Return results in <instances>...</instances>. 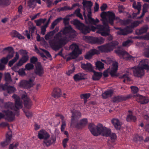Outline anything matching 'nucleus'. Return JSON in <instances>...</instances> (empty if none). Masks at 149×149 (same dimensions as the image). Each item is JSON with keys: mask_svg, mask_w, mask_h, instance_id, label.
<instances>
[{"mask_svg": "<svg viewBox=\"0 0 149 149\" xmlns=\"http://www.w3.org/2000/svg\"><path fill=\"white\" fill-rule=\"evenodd\" d=\"M34 67V65L32 64L29 63L27 64L25 66V69L28 70L32 69Z\"/></svg>", "mask_w": 149, "mask_h": 149, "instance_id": "bf43d9fd", "label": "nucleus"}, {"mask_svg": "<svg viewBox=\"0 0 149 149\" xmlns=\"http://www.w3.org/2000/svg\"><path fill=\"white\" fill-rule=\"evenodd\" d=\"M24 105L28 109H29L31 108L32 105V103L29 98L26 100H25Z\"/></svg>", "mask_w": 149, "mask_h": 149, "instance_id": "c03bdc74", "label": "nucleus"}, {"mask_svg": "<svg viewBox=\"0 0 149 149\" xmlns=\"http://www.w3.org/2000/svg\"><path fill=\"white\" fill-rule=\"evenodd\" d=\"M7 90L8 93L11 94L14 92L16 91V89L13 86H9L7 87Z\"/></svg>", "mask_w": 149, "mask_h": 149, "instance_id": "4d7b16f0", "label": "nucleus"}, {"mask_svg": "<svg viewBox=\"0 0 149 149\" xmlns=\"http://www.w3.org/2000/svg\"><path fill=\"white\" fill-rule=\"evenodd\" d=\"M36 69L35 71V73L39 76H41L43 73V69L40 63H37L36 65Z\"/></svg>", "mask_w": 149, "mask_h": 149, "instance_id": "a211bd4d", "label": "nucleus"}, {"mask_svg": "<svg viewBox=\"0 0 149 149\" xmlns=\"http://www.w3.org/2000/svg\"><path fill=\"white\" fill-rule=\"evenodd\" d=\"M104 127L99 124L95 126L93 123H91L88 125V128L91 133L94 136H97L101 134Z\"/></svg>", "mask_w": 149, "mask_h": 149, "instance_id": "20e7f679", "label": "nucleus"}, {"mask_svg": "<svg viewBox=\"0 0 149 149\" xmlns=\"http://www.w3.org/2000/svg\"><path fill=\"white\" fill-rule=\"evenodd\" d=\"M134 97H135L136 98L137 101L138 102H140L141 104V101H142L143 99V97L138 94L134 95Z\"/></svg>", "mask_w": 149, "mask_h": 149, "instance_id": "13d9d810", "label": "nucleus"}, {"mask_svg": "<svg viewBox=\"0 0 149 149\" xmlns=\"http://www.w3.org/2000/svg\"><path fill=\"white\" fill-rule=\"evenodd\" d=\"M73 24L74 25L76 26L79 29L80 28V27H82L84 24L81 23L79 20L77 19L74 20L73 21Z\"/></svg>", "mask_w": 149, "mask_h": 149, "instance_id": "3c124183", "label": "nucleus"}, {"mask_svg": "<svg viewBox=\"0 0 149 149\" xmlns=\"http://www.w3.org/2000/svg\"><path fill=\"white\" fill-rule=\"evenodd\" d=\"M126 119L128 122H130L131 121L135 122L136 120V118L134 116L130 114L127 116Z\"/></svg>", "mask_w": 149, "mask_h": 149, "instance_id": "603ef678", "label": "nucleus"}, {"mask_svg": "<svg viewBox=\"0 0 149 149\" xmlns=\"http://www.w3.org/2000/svg\"><path fill=\"white\" fill-rule=\"evenodd\" d=\"M34 78L29 79V80L26 81V84L27 88H29L32 87L34 84Z\"/></svg>", "mask_w": 149, "mask_h": 149, "instance_id": "58836bf2", "label": "nucleus"}, {"mask_svg": "<svg viewBox=\"0 0 149 149\" xmlns=\"http://www.w3.org/2000/svg\"><path fill=\"white\" fill-rule=\"evenodd\" d=\"M54 34L53 31H50L45 35V39L46 40H48L52 38Z\"/></svg>", "mask_w": 149, "mask_h": 149, "instance_id": "864d4df0", "label": "nucleus"}, {"mask_svg": "<svg viewBox=\"0 0 149 149\" xmlns=\"http://www.w3.org/2000/svg\"><path fill=\"white\" fill-rule=\"evenodd\" d=\"M87 10L88 12L87 15L88 19L89 22L95 25H96L97 24L99 23L100 22V21L98 19L96 18L95 19H94L91 17V9Z\"/></svg>", "mask_w": 149, "mask_h": 149, "instance_id": "2eb2a0df", "label": "nucleus"}, {"mask_svg": "<svg viewBox=\"0 0 149 149\" xmlns=\"http://www.w3.org/2000/svg\"><path fill=\"white\" fill-rule=\"evenodd\" d=\"M26 84V80H22L21 81L19 84V86L21 88H27Z\"/></svg>", "mask_w": 149, "mask_h": 149, "instance_id": "6e6d98bb", "label": "nucleus"}, {"mask_svg": "<svg viewBox=\"0 0 149 149\" xmlns=\"http://www.w3.org/2000/svg\"><path fill=\"white\" fill-rule=\"evenodd\" d=\"M99 53V51L95 49H92L86 53L85 56V57L86 59H89L94 54H98Z\"/></svg>", "mask_w": 149, "mask_h": 149, "instance_id": "b1692460", "label": "nucleus"}, {"mask_svg": "<svg viewBox=\"0 0 149 149\" xmlns=\"http://www.w3.org/2000/svg\"><path fill=\"white\" fill-rule=\"evenodd\" d=\"M148 29V26L147 25H145L140 29L136 30V32L138 34H142L146 33Z\"/></svg>", "mask_w": 149, "mask_h": 149, "instance_id": "72a5a7b5", "label": "nucleus"}, {"mask_svg": "<svg viewBox=\"0 0 149 149\" xmlns=\"http://www.w3.org/2000/svg\"><path fill=\"white\" fill-rule=\"evenodd\" d=\"M10 3L9 0H0V6H7L9 5Z\"/></svg>", "mask_w": 149, "mask_h": 149, "instance_id": "49530a36", "label": "nucleus"}, {"mask_svg": "<svg viewBox=\"0 0 149 149\" xmlns=\"http://www.w3.org/2000/svg\"><path fill=\"white\" fill-rule=\"evenodd\" d=\"M82 3L84 9L87 10L91 9L93 6V3L91 1H87L86 0H83Z\"/></svg>", "mask_w": 149, "mask_h": 149, "instance_id": "393cba45", "label": "nucleus"}, {"mask_svg": "<svg viewBox=\"0 0 149 149\" xmlns=\"http://www.w3.org/2000/svg\"><path fill=\"white\" fill-rule=\"evenodd\" d=\"M130 70V71H132L133 72L134 76L138 77H141L144 74V70L139 66L132 68Z\"/></svg>", "mask_w": 149, "mask_h": 149, "instance_id": "6e6552de", "label": "nucleus"}, {"mask_svg": "<svg viewBox=\"0 0 149 149\" xmlns=\"http://www.w3.org/2000/svg\"><path fill=\"white\" fill-rule=\"evenodd\" d=\"M81 67L83 69L87 72H92L93 70L92 65L90 63H87L86 64L81 63Z\"/></svg>", "mask_w": 149, "mask_h": 149, "instance_id": "f3484780", "label": "nucleus"}, {"mask_svg": "<svg viewBox=\"0 0 149 149\" xmlns=\"http://www.w3.org/2000/svg\"><path fill=\"white\" fill-rule=\"evenodd\" d=\"M36 3L40 4V0H29L28 2V6L30 8H34L36 6Z\"/></svg>", "mask_w": 149, "mask_h": 149, "instance_id": "c85d7f7f", "label": "nucleus"}, {"mask_svg": "<svg viewBox=\"0 0 149 149\" xmlns=\"http://www.w3.org/2000/svg\"><path fill=\"white\" fill-rule=\"evenodd\" d=\"M118 42L116 41H113L106 45L98 47L99 50L102 52H108L113 49L115 46L118 45Z\"/></svg>", "mask_w": 149, "mask_h": 149, "instance_id": "423d86ee", "label": "nucleus"}, {"mask_svg": "<svg viewBox=\"0 0 149 149\" xmlns=\"http://www.w3.org/2000/svg\"><path fill=\"white\" fill-rule=\"evenodd\" d=\"M74 78L75 81H78L79 80L84 79V75L82 74L79 73L75 75Z\"/></svg>", "mask_w": 149, "mask_h": 149, "instance_id": "37998d69", "label": "nucleus"}, {"mask_svg": "<svg viewBox=\"0 0 149 149\" xmlns=\"http://www.w3.org/2000/svg\"><path fill=\"white\" fill-rule=\"evenodd\" d=\"M62 120V124L61 126V131H63L66 126V122L64 120V116L61 115L59 117Z\"/></svg>", "mask_w": 149, "mask_h": 149, "instance_id": "a19ab883", "label": "nucleus"}, {"mask_svg": "<svg viewBox=\"0 0 149 149\" xmlns=\"http://www.w3.org/2000/svg\"><path fill=\"white\" fill-rule=\"evenodd\" d=\"M75 36L76 32L70 26L65 27L56 33L54 39L50 40L49 43L52 48L55 50H58L62 45H65L70 40V38H73Z\"/></svg>", "mask_w": 149, "mask_h": 149, "instance_id": "f257e3e1", "label": "nucleus"}, {"mask_svg": "<svg viewBox=\"0 0 149 149\" xmlns=\"http://www.w3.org/2000/svg\"><path fill=\"white\" fill-rule=\"evenodd\" d=\"M41 49L43 52V53H40V55L43 58L45 57V55H46L48 57L50 58L51 57V56L48 52L43 49Z\"/></svg>", "mask_w": 149, "mask_h": 149, "instance_id": "de8ad7c7", "label": "nucleus"}, {"mask_svg": "<svg viewBox=\"0 0 149 149\" xmlns=\"http://www.w3.org/2000/svg\"><path fill=\"white\" fill-rule=\"evenodd\" d=\"M148 64V60L147 59H145L142 60L139 63V67L142 68L144 70V69L147 70H149V65Z\"/></svg>", "mask_w": 149, "mask_h": 149, "instance_id": "5701e85b", "label": "nucleus"}, {"mask_svg": "<svg viewBox=\"0 0 149 149\" xmlns=\"http://www.w3.org/2000/svg\"><path fill=\"white\" fill-rule=\"evenodd\" d=\"M93 72V74L92 76V79L93 80H98L101 77L102 75V73L100 72H97L93 70L92 71Z\"/></svg>", "mask_w": 149, "mask_h": 149, "instance_id": "7c9ffc66", "label": "nucleus"}, {"mask_svg": "<svg viewBox=\"0 0 149 149\" xmlns=\"http://www.w3.org/2000/svg\"><path fill=\"white\" fill-rule=\"evenodd\" d=\"M136 45L139 47H144L143 50V54L145 57L149 58V45H146L143 42H137Z\"/></svg>", "mask_w": 149, "mask_h": 149, "instance_id": "9d476101", "label": "nucleus"}, {"mask_svg": "<svg viewBox=\"0 0 149 149\" xmlns=\"http://www.w3.org/2000/svg\"><path fill=\"white\" fill-rule=\"evenodd\" d=\"M97 69L101 71L104 68V64L100 61H97L95 63Z\"/></svg>", "mask_w": 149, "mask_h": 149, "instance_id": "ea45409f", "label": "nucleus"}, {"mask_svg": "<svg viewBox=\"0 0 149 149\" xmlns=\"http://www.w3.org/2000/svg\"><path fill=\"white\" fill-rule=\"evenodd\" d=\"M109 136H110L112 142H114L116 139V136L114 133H111Z\"/></svg>", "mask_w": 149, "mask_h": 149, "instance_id": "0e129e2a", "label": "nucleus"}, {"mask_svg": "<svg viewBox=\"0 0 149 149\" xmlns=\"http://www.w3.org/2000/svg\"><path fill=\"white\" fill-rule=\"evenodd\" d=\"M74 13L77 16L79 17L81 19H83L82 15L81 13H80V10L78 8L75 10Z\"/></svg>", "mask_w": 149, "mask_h": 149, "instance_id": "e2e57ef3", "label": "nucleus"}, {"mask_svg": "<svg viewBox=\"0 0 149 149\" xmlns=\"http://www.w3.org/2000/svg\"><path fill=\"white\" fill-rule=\"evenodd\" d=\"M131 74L130 72H128L123 74L122 76L120 77L119 78L121 79H123V81L125 82V81L127 80L128 81H130L131 79L129 76Z\"/></svg>", "mask_w": 149, "mask_h": 149, "instance_id": "f704fd0d", "label": "nucleus"}, {"mask_svg": "<svg viewBox=\"0 0 149 149\" xmlns=\"http://www.w3.org/2000/svg\"><path fill=\"white\" fill-rule=\"evenodd\" d=\"M118 63L116 62H113L112 64V66L109 72L111 76H114L116 75V72L118 69Z\"/></svg>", "mask_w": 149, "mask_h": 149, "instance_id": "4be33fe9", "label": "nucleus"}, {"mask_svg": "<svg viewBox=\"0 0 149 149\" xmlns=\"http://www.w3.org/2000/svg\"><path fill=\"white\" fill-rule=\"evenodd\" d=\"M61 95V90L60 88H56L54 89L52 93V96L55 98H58Z\"/></svg>", "mask_w": 149, "mask_h": 149, "instance_id": "c756f323", "label": "nucleus"}, {"mask_svg": "<svg viewBox=\"0 0 149 149\" xmlns=\"http://www.w3.org/2000/svg\"><path fill=\"white\" fill-rule=\"evenodd\" d=\"M132 41L131 40H128L123 43V45L124 46L127 47L129 46Z\"/></svg>", "mask_w": 149, "mask_h": 149, "instance_id": "338daca9", "label": "nucleus"}, {"mask_svg": "<svg viewBox=\"0 0 149 149\" xmlns=\"http://www.w3.org/2000/svg\"><path fill=\"white\" fill-rule=\"evenodd\" d=\"M132 96V95L131 94H130L125 96L115 97H113L112 100L113 102H117L123 100H125L131 98Z\"/></svg>", "mask_w": 149, "mask_h": 149, "instance_id": "ddd939ff", "label": "nucleus"}, {"mask_svg": "<svg viewBox=\"0 0 149 149\" xmlns=\"http://www.w3.org/2000/svg\"><path fill=\"white\" fill-rule=\"evenodd\" d=\"M46 20V19H40L35 21L36 25L38 26H40L42 24L44 23Z\"/></svg>", "mask_w": 149, "mask_h": 149, "instance_id": "5fc2aeb1", "label": "nucleus"}, {"mask_svg": "<svg viewBox=\"0 0 149 149\" xmlns=\"http://www.w3.org/2000/svg\"><path fill=\"white\" fill-rule=\"evenodd\" d=\"M56 140V137L54 136H52L50 140H47L45 139L43 141V143L47 146H50L52 144L54 143Z\"/></svg>", "mask_w": 149, "mask_h": 149, "instance_id": "cd10ccee", "label": "nucleus"}, {"mask_svg": "<svg viewBox=\"0 0 149 149\" xmlns=\"http://www.w3.org/2000/svg\"><path fill=\"white\" fill-rule=\"evenodd\" d=\"M87 123V120L86 118H83L81 120L79 123H77V126L79 125L83 126L85 125Z\"/></svg>", "mask_w": 149, "mask_h": 149, "instance_id": "8fccbe9b", "label": "nucleus"}, {"mask_svg": "<svg viewBox=\"0 0 149 149\" xmlns=\"http://www.w3.org/2000/svg\"><path fill=\"white\" fill-rule=\"evenodd\" d=\"M50 135L47 132L44 130H41L38 133V138L40 139H47L49 138Z\"/></svg>", "mask_w": 149, "mask_h": 149, "instance_id": "dca6fc26", "label": "nucleus"}, {"mask_svg": "<svg viewBox=\"0 0 149 149\" xmlns=\"http://www.w3.org/2000/svg\"><path fill=\"white\" fill-rule=\"evenodd\" d=\"M30 61L31 63L35 64L36 65L37 63H38L37 62L38 58L37 57L33 56L30 58Z\"/></svg>", "mask_w": 149, "mask_h": 149, "instance_id": "774afa93", "label": "nucleus"}, {"mask_svg": "<svg viewBox=\"0 0 149 149\" xmlns=\"http://www.w3.org/2000/svg\"><path fill=\"white\" fill-rule=\"evenodd\" d=\"M15 56L14 58L10 61L8 63L9 66H11L15 63L19 58V55L18 53L17 52H15Z\"/></svg>", "mask_w": 149, "mask_h": 149, "instance_id": "4c0bfd02", "label": "nucleus"}, {"mask_svg": "<svg viewBox=\"0 0 149 149\" xmlns=\"http://www.w3.org/2000/svg\"><path fill=\"white\" fill-rule=\"evenodd\" d=\"M11 131L9 132L7 134L6 136V140L1 143V145L2 147H4L8 145L10 142L11 138Z\"/></svg>", "mask_w": 149, "mask_h": 149, "instance_id": "aec40b11", "label": "nucleus"}, {"mask_svg": "<svg viewBox=\"0 0 149 149\" xmlns=\"http://www.w3.org/2000/svg\"><path fill=\"white\" fill-rule=\"evenodd\" d=\"M70 48L72 50L71 53L78 56L81 53V51L79 49V47L76 44H72L70 46Z\"/></svg>", "mask_w": 149, "mask_h": 149, "instance_id": "4468645a", "label": "nucleus"}, {"mask_svg": "<svg viewBox=\"0 0 149 149\" xmlns=\"http://www.w3.org/2000/svg\"><path fill=\"white\" fill-rule=\"evenodd\" d=\"M111 122L114 127L117 130H119L122 125V123L117 118H113L111 120Z\"/></svg>", "mask_w": 149, "mask_h": 149, "instance_id": "412c9836", "label": "nucleus"}, {"mask_svg": "<svg viewBox=\"0 0 149 149\" xmlns=\"http://www.w3.org/2000/svg\"><path fill=\"white\" fill-rule=\"evenodd\" d=\"M70 55V56L67 58L66 61H69L72 59L78 57L77 55H74L72 53H71Z\"/></svg>", "mask_w": 149, "mask_h": 149, "instance_id": "69168bd1", "label": "nucleus"}, {"mask_svg": "<svg viewBox=\"0 0 149 149\" xmlns=\"http://www.w3.org/2000/svg\"><path fill=\"white\" fill-rule=\"evenodd\" d=\"M132 31L129 27L127 26L123 29H120L119 31L117 32V33L119 35H125L131 33Z\"/></svg>", "mask_w": 149, "mask_h": 149, "instance_id": "6ab92c4d", "label": "nucleus"}, {"mask_svg": "<svg viewBox=\"0 0 149 149\" xmlns=\"http://www.w3.org/2000/svg\"><path fill=\"white\" fill-rule=\"evenodd\" d=\"M102 132L101 135L106 137H107L109 136V134L111 133V131L110 129L104 127Z\"/></svg>", "mask_w": 149, "mask_h": 149, "instance_id": "e433bc0d", "label": "nucleus"}, {"mask_svg": "<svg viewBox=\"0 0 149 149\" xmlns=\"http://www.w3.org/2000/svg\"><path fill=\"white\" fill-rule=\"evenodd\" d=\"M5 79L7 81H12L10 74L9 73H6L5 74Z\"/></svg>", "mask_w": 149, "mask_h": 149, "instance_id": "052dcab7", "label": "nucleus"}, {"mask_svg": "<svg viewBox=\"0 0 149 149\" xmlns=\"http://www.w3.org/2000/svg\"><path fill=\"white\" fill-rule=\"evenodd\" d=\"M100 16L101 17V20L104 26V27H107L108 26V23L111 25L113 24L115 15L114 13L113 12L109 11L107 12H102L101 13Z\"/></svg>", "mask_w": 149, "mask_h": 149, "instance_id": "7ed1b4c3", "label": "nucleus"}, {"mask_svg": "<svg viewBox=\"0 0 149 149\" xmlns=\"http://www.w3.org/2000/svg\"><path fill=\"white\" fill-rule=\"evenodd\" d=\"M143 22V21H135L132 22L129 27L133 28L134 27H136L139 25V24H141L142 22Z\"/></svg>", "mask_w": 149, "mask_h": 149, "instance_id": "09e8293b", "label": "nucleus"}, {"mask_svg": "<svg viewBox=\"0 0 149 149\" xmlns=\"http://www.w3.org/2000/svg\"><path fill=\"white\" fill-rule=\"evenodd\" d=\"M4 50H7L8 51L9 54L6 57L9 60L12 58L14 54V51L13 47H8L3 49Z\"/></svg>", "mask_w": 149, "mask_h": 149, "instance_id": "a878e982", "label": "nucleus"}, {"mask_svg": "<svg viewBox=\"0 0 149 149\" xmlns=\"http://www.w3.org/2000/svg\"><path fill=\"white\" fill-rule=\"evenodd\" d=\"M86 38L88 42L94 44H101L104 43L105 40V39L101 37H97L86 36Z\"/></svg>", "mask_w": 149, "mask_h": 149, "instance_id": "0eeeda50", "label": "nucleus"}, {"mask_svg": "<svg viewBox=\"0 0 149 149\" xmlns=\"http://www.w3.org/2000/svg\"><path fill=\"white\" fill-rule=\"evenodd\" d=\"M97 28L98 30L96 31L97 33H100L101 36H108L107 40L109 41L113 39V36L109 34L110 29L109 26L104 27L102 25H99L97 26Z\"/></svg>", "mask_w": 149, "mask_h": 149, "instance_id": "39448f33", "label": "nucleus"}, {"mask_svg": "<svg viewBox=\"0 0 149 149\" xmlns=\"http://www.w3.org/2000/svg\"><path fill=\"white\" fill-rule=\"evenodd\" d=\"M79 29L81 30L83 33L84 34L89 33L91 31L89 28L86 26H85L84 24Z\"/></svg>", "mask_w": 149, "mask_h": 149, "instance_id": "c9c22d12", "label": "nucleus"}, {"mask_svg": "<svg viewBox=\"0 0 149 149\" xmlns=\"http://www.w3.org/2000/svg\"><path fill=\"white\" fill-rule=\"evenodd\" d=\"M133 7L136 9L138 10L137 14H139L141 9V4L140 2H138L137 4L135 2H134L133 4Z\"/></svg>", "mask_w": 149, "mask_h": 149, "instance_id": "79ce46f5", "label": "nucleus"}, {"mask_svg": "<svg viewBox=\"0 0 149 149\" xmlns=\"http://www.w3.org/2000/svg\"><path fill=\"white\" fill-rule=\"evenodd\" d=\"M5 115L0 113V120L2 118L4 117L8 121H11L14 119V114L10 111H3Z\"/></svg>", "mask_w": 149, "mask_h": 149, "instance_id": "1a4fd4ad", "label": "nucleus"}, {"mask_svg": "<svg viewBox=\"0 0 149 149\" xmlns=\"http://www.w3.org/2000/svg\"><path fill=\"white\" fill-rule=\"evenodd\" d=\"M18 145V143H13L10 145L9 148V149H17Z\"/></svg>", "mask_w": 149, "mask_h": 149, "instance_id": "680f3d73", "label": "nucleus"}, {"mask_svg": "<svg viewBox=\"0 0 149 149\" xmlns=\"http://www.w3.org/2000/svg\"><path fill=\"white\" fill-rule=\"evenodd\" d=\"M149 8V4L147 3H145L143 6L142 13L140 17H137L138 19H140L142 18L144 15L147 12Z\"/></svg>", "mask_w": 149, "mask_h": 149, "instance_id": "2f4dec72", "label": "nucleus"}, {"mask_svg": "<svg viewBox=\"0 0 149 149\" xmlns=\"http://www.w3.org/2000/svg\"><path fill=\"white\" fill-rule=\"evenodd\" d=\"M81 113L79 111H75L72 112L71 125L77 123L78 119L81 117Z\"/></svg>", "mask_w": 149, "mask_h": 149, "instance_id": "f8f14e48", "label": "nucleus"}, {"mask_svg": "<svg viewBox=\"0 0 149 149\" xmlns=\"http://www.w3.org/2000/svg\"><path fill=\"white\" fill-rule=\"evenodd\" d=\"M29 59V57L28 55H26L22 56V58L17 63V65L21 66L24 63L26 62Z\"/></svg>", "mask_w": 149, "mask_h": 149, "instance_id": "bb28decb", "label": "nucleus"}, {"mask_svg": "<svg viewBox=\"0 0 149 149\" xmlns=\"http://www.w3.org/2000/svg\"><path fill=\"white\" fill-rule=\"evenodd\" d=\"M113 93V91L112 90H109L104 92L102 94V96L103 98L106 99L111 97Z\"/></svg>", "mask_w": 149, "mask_h": 149, "instance_id": "473e14b6", "label": "nucleus"}, {"mask_svg": "<svg viewBox=\"0 0 149 149\" xmlns=\"http://www.w3.org/2000/svg\"><path fill=\"white\" fill-rule=\"evenodd\" d=\"M62 19V18L60 17L56 19L52 24L51 26V29H54L55 26Z\"/></svg>", "mask_w": 149, "mask_h": 149, "instance_id": "a18cd8bd", "label": "nucleus"}, {"mask_svg": "<svg viewBox=\"0 0 149 149\" xmlns=\"http://www.w3.org/2000/svg\"><path fill=\"white\" fill-rule=\"evenodd\" d=\"M116 52L120 57L126 60H130L133 58L132 56L124 50H118L116 51Z\"/></svg>", "mask_w": 149, "mask_h": 149, "instance_id": "9b49d317", "label": "nucleus"}, {"mask_svg": "<svg viewBox=\"0 0 149 149\" xmlns=\"http://www.w3.org/2000/svg\"><path fill=\"white\" fill-rule=\"evenodd\" d=\"M12 97L15 99V105H13L11 102H8L4 104L3 107L18 112L19 109L22 107V102L19 97L16 95H13Z\"/></svg>", "mask_w": 149, "mask_h": 149, "instance_id": "f03ea898", "label": "nucleus"}]
</instances>
